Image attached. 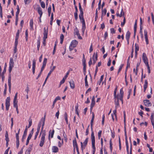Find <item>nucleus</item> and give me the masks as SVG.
<instances>
[{
    "label": "nucleus",
    "mask_w": 154,
    "mask_h": 154,
    "mask_svg": "<svg viewBox=\"0 0 154 154\" xmlns=\"http://www.w3.org/2000/svg\"><path fill=\"white\" fill-rule=\"evenodd\" d=\"M45 115L44 116V118H42L41 119V121L39 122L37 128V131L36 133H35L34 139L35 140L38 134V133H39L40 128L41 126L42 122V131L43 130V129L44 126L45 125Z\"/></svg>",
    "instance_id": "nucleus-1"
},
{
    "label": "nucleus",
    "mask_w": 154,
    "mask_h": 154,
    "mask_svg": "<svg viewBox=\"0 0 154 154\" xmlns=\"http://www.w3.org/2000/svg\"><path fill=\"white\" fill-rule=\"evenodd\" d=\"M19 30L18 29L17 30V33L16 34L15 42V45L14 47V57H15V58H16L17 57V54L16 53L17 51V46L18 43V40L19 38Z\"/></svg>",
    "instance_id": "nucleus-2"
},
{
    "label": "nucleus",
    "mask_w": 154,
    "mask_h": 154,
    "mask_svg": "<svg viewBox=\"0 0 154 154\" xmlns=\"http://www.w3.org/2000/svg\"><path fill=\"white\" fill-rule=\"evenodd\" d=\"M44 31L43 44L44 46H45L46 45V39L48 37V28L47 27V28H46V27H44Z\"/></svg>",
    "instance_id": "nucleus-3"
},
{
    "label": "nucleus",
    "mask_w": 154,
    "mask_h": 154,
    "mask_svg": "<svg viewBox=\"0 0 154 154\" xmlns=\"http://www.w3.org/2000/svg\"><path fill=\"white\" fill-rule=\"evenodd\" d=\"M78 44V42L76 40H72L71 43L69 47L70 51H71L73 50L74 48L76 47Z\"/></svg>",
    "instance_id": "nucleus-4"
},
{
    "label": "nucleus",
    "mask_w": 154,
    "mask_h": 154,
    "mask_svg": "<svg viewBox=\"0 0 154 154\" xmlns=\"http://www.w3.org/2000/svg\"><path fill=\"white\" fill-rule=\"evenodd\" d=\"M45 131L43 132L42 133V136L41 138V140L39 144V146L41 147H42L44 143L45 140Z\"/></svg>",
    "instance_id": "nucleus-5"
},
{
    "label": "nucleus",
    "mask_w": 154,
    "mask_h": 154,
    "mask_svg": "<svg viewBox=\"0 0 154 154\" xmlns=\"http://www.w3.org/2000/svg\"><path fill=\"white\" fill-rule=\"evenodd\" d=\"M17 11L16 13V17H15V25L17 26L18 24V15L19 13V8L18 5H17Z\"/></svg>",
    "instance_id": "nucleus-6"
},
{
    "label": "nucleus",
    "mask_w": 154,
    "mask_h": 154,
    "mask_svg": "<svg viewBox=\"0 0 154 154\" xmlns=\"http://www.w3.org/2000/svg\"><path fill=\"white\" fill-rule=\"evenodd\" d=\"M88 138H87L85 141L83 142V143L84 144V145H83V143L82 142H81V147L82 148V150H83V149L84 147V149H85V147L86 146V145L87 144L88 141Z\"/></svg>",
    "instance_id": "nucleus-7"
},
{
    "label": "nucleus",
    "mask_w": 154,
    "mask_h": 154,
    "mask_svg": "<svg viewBox=\"0 0 154 154\" xmlns=\"http://www.w3.org/2000/svg\"><path fill=\"white\" fill-rule=\"evenodd\" d=\"M19 129L18 130V132L17 133H16V145H17V148H18L19 147Z\"/></svg>",
    "instance_id": "nucleus-8"
},
{
    "label": "nucleus",
    "mask_w": 154,
    "mask_h": 154,
    "mask_svg": "<svg viewBox=\"0 0 154 154\" xmlns=\"http://www.w3.org/2000/svg\"><path fill=\"white\" fill-rule=\"evenodd\" d=\"M97 52L96 53V54H95V53L92 56V59L93 60V65L95 64L96 61H97Z\"/></svg>",
    "instance_id": "nucleus-9"
},
{
    "label": "nucleus",
    "mask_w": 154,
    "mask_h": 154,
    "mask_svg": "<svg viewBox=\"0 0 154 154\" xmlns=\"http://www.w3.org/2000/svg\"><path fill=\"white\" fill-rule=\"evenodd\" d=\"M73 146L74 147V154H75V148H77V147H78V144L76 142V140L75 138L74 140H73Z\"/></svg>",
    "instance_id": "nucleus-10"
},
{
    "label": "nucleus",
    "mask_w": 154,
    "mask_h": 154,
    "mask_svg": "<svg viewBox=\"0 0 154 154\" xmlns=\"http://www.w3.org/2000/svg\"><path fill=\"white\" fill-rule=\"evenodd\" d=\"M143 103L146 106L149 107L152 106V103L149 100H143Z\"/></svg>",
    "instance_id": "nucleus-11"
},
{
    "label": "nucleus",
    "mask_w": 154,
    "mask_h": 154,
    "mask_svg": "<svg viewBox=\"0 0 154 154\" xmlns=\"http://www.w3.org/2000/svg\"><path fill=\"white\" fill-rule=\"evenodd\" d=\"M79 11L80 12V14L79 15V18H80V17L82 16H83V9L82 8L81 4L80 3H79Z\"/></svg>",
    "instance_id": "nucleus-12"
},
{
    "label": "nucleus",
    "mask_w": 154,
    "mask_h": 154,
    "mask_svg": "<svg viewBox=\"0 0 154 154\" xmlns=\"http://www.w3.org/2000/svg\"><path fill=\"white\" fill-rule=\"evenodd\" d=\"M8 85L9 86V92H11V75L9 74L8 78Z\"/></svg>",
    "instance_id": "nucleus-13"
},
{
    "label": "nucleus",
    "mask_w": 154,
    "mask_h": 154,
    "mask_svg": "<svg viewBox=\"0 0 154 154\" xmlns=\"http://www.w3.org/2000/svg\"><path fill=\"white\" fill-rule=\"evenodd\" d=\"M144 36L145 38V40L147 44H148V36H147V31L145 30H144Z\"/></svg>",
    "instance_id": "nucleus-14"
},
{
    "label": "nucleus",
    "mask_w": 154,
    "mask_h": 154,
    "mask_svg": "<svg viewBox=\"0 0 154 154\" xmlns=\"http://www.w3.org/2000/svg\"><path fill=\"white\" fill-rule=\"evenodd\" d=\"M32 144L30 145L29 147L26 152V154H29L30 152L32 149Z\"/></svg>",
    "instance_id": "nucleus-15"
},
{
    "label": "nucleus",
    "mask_w": 154,
    "mask_h": 154,
    "mask_svg": "<svg viewBox=\"0 0 154 154\" xmlns=\"http://www.w3.org/2000/svg\"><path fill=\"white\" fill-rule=\"evenodd\" d=\"M91 140L92 143H95V139L94 133L93 131H92L91 134Z\"/></svg>",
    "instance_id": "nucleus-16"
},
{
    "label": "nucleus",
    "mask_w": 154,
    "mask_h": 154,
    "mask_svg": "<svg viewBox=\"0 0 154 154\" xmlns=\"http://www.w3.org/2000/svg\"><path fill=\"white\" fill-rule=\"evenodd\" d=\"M142 58L144 62L146 61H148L147 58L146 57V55L145 53H143V54Z\"/></svg>",
    "instance_id": "nucleus-17"
},
{
    "label": "nucleus",
    "mask_w": 154,
    "mask_h": 154,
    "mask_svg": "<svg viewBox=\"0 0 154 154\" xmlns=\"http://www.w3.org/2000/svg\"><path fill=\"white\" fill-rule=\"evenodd\" d=\"M115 107L117 108L119 105V97H117L115 99Z\"/></svg>",
    "instance_id": "nucleus-18"
},
{
    "label": "nucleus",
    "mask_w": 154,
    "mask_h": 154,
    "mask_svg": "<svg viewBox=\"0 0 154 154\" xmlns=\"http://www.w3.org/2000/svg\"><path fill=\"white\" fill-rule=\"evenodd\" d=\"M38 12L40 15V17H41L42 15L43 14V12L41 8L39 7L38 8Z\"/></svg>",
    "instance_id": "nucleus-19"
},
{
    "label": "nucleus",
    "mask_w": 154,
    "mask_h": 154,
    "mask_svg": "<svg viewBox=\"0 0 154 154\" xmlns=\"http://www.w3.org/2000/svg\"><path fill=\"white\" fill-rule=\"evenodd\" d=\"M18 93H17L15 95V97H14V98L13 100V104L14 105L15 104H17V102L18 101L17 100V94Z\"/></svg>",
    "instance_id": "nucleus-20"
},
{
    "label": "nucleus",
    "mask_w": 154,
    "mask_h": 154,
    "mask_svg": "<svg viewBox=\"0 0 154 154\" xmlns=\"http://www.w3.org/2000/svg\"><path fill=\"white\" fill-rule=\"evenodd\" d=\"M147 85H148V82L147 80H146L145 81V83L144 84L143 86L144 88V92H145L146 88L147 87Z\"/></svg>",
    "instance_id": "nucleus-21"
},
{
    "label": "nucleus",
    "mask_w": 154,
    "mask_h": 154,
    "mask_svg": "<svg viewBox=\"0 0 154 154\" xmlns=\"http://www.w3.org/2000/svg\"><path fill=\"white\" fill-rule=\"evenodd\" d=\"M52 152H58V148L56 146H53L52 148Z\"/></svg>",
    "instance_id": "nucleus-22"
},
{
    "label": "nucleus",
    "mask_w": 154,
    "mask_h": 154,
    "mask_svg": "<svg viewBox=\"0 0 154 154\" xmlns=\"http://www.w3.org/2000/svg\"><path fill=\"white\" fill-rule=\"evenodd\" d=\"M69 83L70 85V87L72 89H73L75 88V85L74 83V82L72 80H71L69 82Z\"/></svg>",
    "instance_id": "nucleus-23"
},
{
    "label": "nucleus",
    "mask_w": 154,
    "mask_h": 154,
    "mask_svg": "<svg viewBox=\"0 0 154 154\" xmlns=\"http://www.w3.org/2000/svg\"><path fill=\"white\" fill-rule=\"evenodd\" d=\"M85 86L86 88H88V82L87 81V75H86L85 79Z\"/></svg>",
    "instance_id": "nucleus-24"
},
{
    "label": "nucleus",
    "mask_w": 154,
    "mask_h": 154,
    "mask_svg": "<svg viewBox=\"0 0 154 154\" xmlns=\"http://www.w3.org/2000/svg\"><path fill=\"white\" fill-rule=\"evenodd\" d=\"M130 33L129 31H128L126 33V38L127 40H129V38L130 37Z\"/></svg>",
    "instance_id": "nucleus-25"
},
{
    "label": "nucleus",
    "mask_w": 154,
    "mask_h": 154,
    "mask_svg": "<svg viewBox=\"0 0 154 154\" xmlns=\"http://www.w3.org/2000/svg\"><path fill=\"white\" fill-rule=\"evenodd\" d=\"M34 128L32 129L29 134L27 139H30L33 133Z\"/></svg>",
    "instance_id": "nucleus-26"
},
{
    "label": "nucleus",
    "mask_w": 154,
    "mask_h": 154,
    "mask_svg": "<svg viewBox=\"0 0 154 154\" xmlns=\"http://www.w3.org/2000/svg\"><path fill=\"white\" fill-rule=\"evenodd\" d=\"M117 89V86H116V87L115 88V90L114 91V98L115 99L117 97H118V96H117L116 95Z\"/></svg>",
    "instance_id": "nucleus-27"
},
{
    "label": "nucleus",
    "mask_w": 154,
    "mask_h": 154,
    "mask_svg": "<svg viewBox=\"0 0 154 154\" xmlns=\"http://www.w3.org/2000/svg\"><path fill=\"white\" fill-rule=\"evenodd\" d=\"M51 70H50L48 74V75H50L51 73L52 72L54 71V70L55 69L56 66H54L52 67V68H51Z\"/></svg>",
    "instance_id": "nucleus-28"
},
{
    "label": "nucleus",
    "mask_w": 154,
    "mask_h": 154,
    "mask_svg": "<svg viewBox=\"0 0 154 154\" xmlns=\"http://www.w3.org/2000/svg\"><path fill=\"white\" fill-rule=\"evenodd\" d=\"M14 62L12 58H10V61L9 62V65L12 66H14Z\"/></svg>",
    "instance_id": "nucleus-29"
},
{
    "label": "nucleus",
    "mask_w": 154,
    "mask_h": 154,
    "mask_svg": "<svg viewBox=\"0 0 154 154\" xmlns=\"http://www.w3.org/2000/svg\"><path fill=\"white\" fill-rule=\"evenodd\" d=\"M64 38V35L63 34H61L60 36V43L61 44H62L63 42Z\"/></svg>",
    "instance_id": "nucleus-30"
},
{
    "label": "nucleus",
    "mask_w": 154,
    "mask_h": 154,
    "mask_svg": "<svg viewBox=\"0 0 154 154\" xmlns=\"http://www.w3.org/2000/svg\"><path fill=\"white\" fill-rule=\"evenodd\" d=\"M51 5H50L49 7L48 8V15L49 16H50L51 13Z\"/></svg>",
    "instance_id": "nucleus-31"
},
{
    "label": "nucleus",
    "mask_w": 154,
    "mask_h": 154,
    "mask_svg": "<svg viewBox=\"0 0 154 154\" xmlns=\"http://www.w3.org/2000/svg\"><path fill=\"white\" fill-rule=\"evenodd\" d=\"M85 28V24H82V31L83 34L84 33Z\"/></svg>",
    "instance_id": "nucleus-32"
},
{
    "label": "nucleus",
    "mask_w": 154,
    "mask_h": 154,
    "mask_svg": "<svg viewBox=\"0 0 154 154\" xmlns=\"http://www.w3.org/2000/svg\"><path fill=\"white\" fill-rule=\"evenodd\" d=\"M79 18L81 20V22H82V24H85V19L84 18L83 16H82L80 17V18Z\"/></svg>",
    "instance_id": "nucleus-33"
},
{
    "label": "nucleus",
    "mask_w": 154,
    "mask_h": 154,
    "mask_svg": "<svg viewBox=\"0 0 154 154\" xmlns=\"http://www.w3.org/2000/svg\"><path fill=\"white\" fill-rule=\"evenodd\" d=\"M75 31L74 32V34L75 35H76L77 36L79 35L80 34L79 32V31L77 28L76 27L75 29Z\"/></svg>",
    "instance_id": "nucleus-34"
},
{
    "label": "nucleus",
    "mask_w": 154,
    "mask_h": 154,
    "mask_svg": "<svg viewBox=\"0 0 154 154\" xmlns=\"http://www.w3.org/2000/svg\"><path fill=\"white\" fill-rule=\"evenodd\" d=\"M109 145H110V148L111 151L112 152V139H111L109 141Z\"/></svg>",
    "instance_id": "nucleus-35"
},
{
    "label": "nucleus",
    "mask_w": 154,
    "mask_h": 154,
    "mask_svg": "<svg viewBox=\"0 0 154 154\" xmlns=\"http://www.w3.org/2000/svg\"><path fill=\"white\" fill-rule=\"evenodd\" d=\"M135 51L137 52L138 51H139V47L138 45L137 44H135Z\"/></svg>",
    "instance_id": "nucleus-36"
},
{
    "label": "nucleus",
    "mask_w": 154,
    "mask_h": 154,
    "mask_svg": "<svg viewBox=\"0 0 154 154\" xmlns=\"http://www.w3.org/2000/svg\"><path fill=\"white\" fill-rule=\"evenodd\" d=\"M95 104V101H91V110H92V108L94 107Z\"/></svg>",
    "instance_id": "nucleus-37"
},
{
    "label": "nucleus",
    "mask_w": 154,
    "mask_h": 154,
    "mask_svg": "<svg viewBox=\"0 0 154 154\" xmlns=\"http://www.w3.org/2000/svg\"><path fill=\"white\" fill-rule=\"evenodd\" d=\"M78 106L77 105L75 106V113L77 114V115L78 116H79V112L78 111Z\"/></svg>",
    "instance_id": "nucleus-38"
},
{
    "label": "nucleus",
    "mask_w": 154,
    "mask_h": 154,
    "mask_svg": "<svg viewBox=\"0 0 154 154\" xmlns=\"http://www.w3.org/2000/svg\"><path fill=\"white\" fill-rule=\"evenodd\" d=\"M10 106V103H5L6 108L7 110H8Z\"/></svg>",
    "instance_id": "nucleus-39"
},
{
    "label": "nucleus",
    "mask_w": 154,
    "mask_h": 154,
    "mask_svg": "<svg viewBox=\"0 0 154 154\" xmlns=\"http://www.w3.org/2000/svg\"><path fill=\"white\" fill-rule=\"evenodd\" d=\"M6 66H7L6 63H5V65L4 70H3L2 73L5 74V72H6Z\"/></svg>",
    "instance_id": "nucleus-40"
},
{
    "label": "nucleus",
    "mask_w": 154,
    "mask_h": 154,
    "mask_svg": "<svg viewBox=\"0 0 154 154\" xmlns=\"http://www.w3.org/2000/svg\"><path fill=\"white\" fill-rule=\"evenodd\" d=\"M137 20H136L135 23V24L134 26V31H135V32H136V29L137 28Z\"/></svg>",
    "instance_id": "nucleus-41"
},
{
    "label": "nucleus",
    "mask_w": 154,
    "mask_h": 154,
    "mask_svg": "<svg viewBox=\"0 0 154 154\" xmlns=\"http://www.w3.org/2000/svg\"><path fill=\"white\" fill-rule=\"evenodd\" d=\"M85 63H86V60H85V58L84 54H83V59H82L83 65H86Z\"/></svg>",
    "instance_id": "nucleus-42"
},
{
    "label": "nucleus",
    "mask_w": 154,
    "mask_h": 154,
    "mask_svg": "<svg viewBox=\"0 0 154 154\" xmlns=\"http://www.w3.org/2000/svg\"><path fill=\"white\" fill-rule=\"evenodd\" d=\"M33 20L32 19L30 20V26L32 29H33Z\"/></svg>",
    "instance_id": "nucleus-43"
},
{
    "label": "nucleus",
    "mask_w": 154,
    "mask_h": 154,
    "mask_svg": "<svg viewBox=\"0 0 154 154\" xmlns=\"http://www.w3.org/2000/svg\"><path fill=\"white\" fill-rule=\"evenodd\" d=\"M14 107H15L16 108V111L17 112V114H18L19 113V111H18V107L17 104H15L14 105Z\"/></svg>",
    "instance_id": "nucleus-44"
},
{
    "label": "nucleus",
    "mask_w": 154,
    "mask_h": 154,
    "mask_svg": "<svg viewBox=\"0 0 154 154\" xmlns=\"http://www.w3.org/2000/svg\"><path fill=\"white\" fill-rule=\"evenodd\" d=\"M41 5L42 7L43 8H44L45 7V5L44 2H41Z\"/></svg>",
    "instance_id": "nucleus-45"
},
{
    "label": "nucleus",
    "mask_w": 154,
    "mask_h": 154,
    "mask_svg": "<svg viewBox=\"0 0 154 154\" xmlns=\"http://www.w3.org/2000/svg\"><path fill=\"white\" fill-rule=\"evenodd\" d=\"M10 97H8L6 99V102L5 103H10Z\"/></svg>",
    "instance_id": "nucleus-46"
},
{
    "label": "nucleus",
    "mask_w": 154,
    "mask_h": 154,
    "mask_svg": "<svg viewBox=\"0 0 154 154\" xmlns=\"http://www.w3.org/2000/svg\"><path fill=\"white\" fill-rule=\"evenodd\" d=\"M123 66V64H122L120 66L119 68V70H118V74L120 72Z\"/></svg>",
    "instance_id": "nucleus-47"
},
{
    "label": "nucleus",
    "mask_w": 154,
    "mask_h": 154,
    "mask_svg": "<svg viewBox=\"0 0 154 154\" xmlns=\"http://www.w3.org/2000/svg\"><path fill=\"white\" fill-rule=\"evenodd\" d=\"M106 13V8H104V9L102 11V14L103 13V16L105 15Z\"/></svg>",
    "instance_id": "nucleus-48"
},
{
    "label": "nucleus",
    "mask_w": 154,
    "mask_h": 154,
    "mask_svg": "<svg viewBox=\"0 0 154 154\" xmlns=\"http://www.w3.org/2000/svg\"><path fill=\"white\" fill-rule=\"evenodd\" d=\"M123 91L122 88L120 90V93L119 96H123Z\"/></svg>",
    "instance_id": "nucleus-49"
},
{
    "label": "nucleus",
    "mask_w": 154,
    "mask_h": 154,
    "mask_svg": "<svg viewBox=\"0 0 154 154\" xmlns=\"http://www.w3.org/2000/svg\"><path fill=\"white\" fill-rule=\"evenodd\" d=\"M116 109H117V108H116L113 111V114L115 116L116 119L117 120V116H116Z\"/></svg>",
    "instance_id": "nucleus-50"
},
{
    "label": "nucleus",
    "mask_w": 154,
    "mask_h": 154,
    "mask_svg": "<svg viewBox=\"0 0 154 154\" xmlns=\"http://www.w3.org/2000/svg\"><path fill=\"white\" fill-rule=\"evenodd\" d=\"M104 120H105V115L104 114H103V115L102 122V124L103 125L104 124Z\"/></svg>",
    "instance_id": "nucleus-51"
},
{
    "label": "nucleus",
    "mask_w": 154,
    "mask_h": 154,
    "mask_svg": "<svg viewBox=\"0 0 154 154\" xmlns=\"http://www.w3.org/2000/svg\"><path fill=\"white\" fill-rule=\"evenodd\" d=\"M65 80H66L65 79L63 78V79H62V80L61 81H60V86L62 84H63L64 83V82H65Z\"/></svg>",
    "instance_id": "nucleus-52"
},
{
    "label": "nucleus",
    "mask_w": 154,
    "mask_h": 154,
    "mask_svg": "<svg viewBox=\"0 0 154 154\" xmlns=\"http://www.w3.org/2000/svg\"><path fill=\"white\" fill-rule=\"evenodd\" d=\"M123 9H122V10H121V14H120V15H119V17H122V16H124V12H123Z\"/></svg>",
    "instance_id": "nucleus-53"
},
{
    "label": "nucleus",
    "mask_w": 154,
    "mask_h": 154,
    "mask_svg": "<svg viewBox=\"0 0 154 154\" xmlns=\"http://www.w3.org/2000/svg\"><path fill=\"white\" fill-rule=\"evenodd\" d=\"M1 77H2V80L3 82H4L5 79V76H4V74L2 73L1 74Z\"/></svg>",
    "instance_id": "nucleus-54"
},
{
    "label": "nucleus",
    "mask_w": 154,
    "mask_h": 154,
    "mask_svg": "<svg viewBox=\"0 0 154 154\" xmlns=\"http://www.w3.org/2000/svg\"><path fill=\"white\" fill-rule=\"evenodd\" d=\"M125 23V17L124 18L123 20V22H122L121 23V26H124Z\"/></svg>",
    "instance_id": "nucleus-55"
},
{
    "label": "nucleus",
    "mask_w": 154,
    "mask_h": 154,
    "mask_svg": "<svg viewBox=\"0 0 154 154\" xmlns=\"http://www.w3.org/2000/svg\"><path fill=\"white\" fill-rule=\"evenodd\" d=\"M110 31L111 33L114 34L115 33V30L113 28H112L110 29Z\"/></svg>",
    "instance_id": "nucleus-56"
},
{
    "label": "nucleus",
    "mask_w": 154,
    "mask_h": 154,
    "mask_svg": "<svg viewBox=\"0 0 154 154\" xmlns=\"http://www.w3.org/2000/svg\"><path fill=\"white\" fill-rule=\"evenodd\" d=\"M111 60L110 59V58H109V60L107 64V65L108 66H110V65H111Z\"/></svg>",
    "instance_id": "nucleus-57"
},
{
    "label": "nucleus",
    "mask_w": 154,
    "mask_h": 154,
    "mask_svg": "<svg viewBox=\"0 0 154 154\" xmlns=\"http://www.w3.org/2000/svg\"><path fill=\"white\" fill-rule=\"evenodd\" d=\"M74 17L75 20H76L78 18L77 13L75 12L74 13Z\"/></svg>",
    "instance_id": "nucleus-58"
},
{
    "label": "nucleus",
    "mask_w": 154,
    "mask_h": 154,
    "mask_svg": "<svg viewBox=\"0 0 154 154\" xmlns=\"http://www.w3.org/2000/svg\"><path fill=\"white\" fill-rule=\"evenodd\" d=\"M13 67H14V66H12L9 65L8 70H9V72L10 73L11 72L12 69Z\"/></svg>",
    "instance_id": "nucleus-59"
},
{
    "label": "nucleus",
    "mask_w": 154,
    "mask_h": 154,
    "mask_svg": "<svg viewBox=\"0 0 154 154\" xmlns=\"http://www.w3.org/2000/svg\"><path fill=\"white\" fill-rule=\"evenodd\" d=\"M31 0H24V2L25 4H29Z\"/></svg>",
    "instance_id": "nucleus-60"
},
{
    "label": "nucleus",
    "mask_w": 154,
    "mask_h": 154,
    "mask_svg": "<svg viewBox=\"0 0 154 154\" xmlns=\"http://www.w3.org/2000/svg\"><path fill=\"white\" fill-rule=\"evenodd\" d=\"M47 62V59L45 58L43 63V64L46 65Z\"/></svg>",
    "instance_id": "nucleus-61"
},
{
    "label": "nucleus",
    "mask_w": 154,
    "mask_h": 154,
    "mask_svg": "<svg viewBox=\"0 0 154 154\" xmlns=\"http://www.w3.org/2000/svg\"><path fill=\"white\" fill-rule=\"evenodd\" d=\"M108 36V32H106L104 35V39L106 40V37Z\"/></svg>",
    "instance_id": "nucleus-62"
},
{
    "label": "nucleus",
    "mask_w": 154,
    "mask_h": 154,
    "mask_svg": "<svg viewBox=\"0 0 154 154\" xmlns=\"http://www.w3.org/2000/svg\"><path fill=\"white\" fill-rule=\"evenodd\" d=\"M35 63H36L35 60H34L33 61L32 67H35Z\"/></svg>",
    "instance_id": "nucleus-63"
},
{
    "label": "nucleus",
    "mask_w": 154,
    "mask_h": 154,
    "mask_svg": "<svg viewBox=\"0 0 154 154\" xmlns=\"http://www.w3.org/2000/svg\"><path fill=\"white\" fill-rule=\"evenodd\" d=\"M45 66L46 65H43V64L42 65V66L41 68V71H40V72H42L43 71V70Z\"/></svg>",
    "instance_id": "nucleus-64"
}]
</instances>
